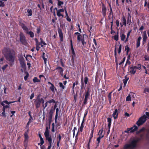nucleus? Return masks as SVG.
Here are the masks:
<instances>
[{"mask_svg": "<svg viewBox=\"0 0 149 149\" xmlns=\"http://www.w3.org/2000/svg\"><path fill=\"white\" fill-rule=\"evenodd\" d=\"M24 136L25 137L24 143H27L28 142L29 139V136L27 133L25 132L24 134Z\"/></svg>", "mask_w": 149, "mask_h": 149, "instance_id": "obj_13", "label": "nucleus"}, {"mask_svg": "<svg viewBox=\"0 0 149 149\" xmlns=\"http://www.w3.org/2000/svg\"><path fill=\"white\" fill-rule=\"evenodd\" d=\"M107 121L108 122V126L109 128H110L111 125V119L110 118H107Z\"/></svg>", "mask_w": 149, "mask_h": 149, "instance_id": "obj_25", "label": "nucleus"}, {"mask_svg": "<svg viewBox=\"0 0 149 149\" xmlns=\"http://www.w3.org/2000/svg\"><path fill=\"white\" fill-rule=\"evenodd\" d=\"M20 40L21 42L24 45H26L27 42L26 40V38L23 34L21 33L20 34Z\"/></svg>", "mask_w": 149, "mask_h": 149, "instance_id": "obj_5", "label": "nucleus"}, {"mask_svg": "<svg viewBox=\"0 0 149 149\" xmlns=\"http://www.w3.org/2000/svg\"><path fill=\"white\" fill-rule=\"evenodd\" d=\"M44 135L46 137V139L48 141L49 144V145L48 146L47 149H50L52 144V138L51 136L49 135V130L47 129L46 130L44 133Z\"/></svg>", "mask_w": 149, "mask_h": 149, "instance_id": "obj_4", "label": "nucleus"}, {"mask_svg": "<svg viewBox=\"0 0 149 149\" xmlns=\"http://www.w3.org/2000/svg\"><path fill=\"white\" fill-rule=\"evenodd\" d=\"M64 10H65V15H66V17L68 16V13H67V11L66 9V8H64Z\"/></svg>", "mask_w": 149, "mask_h": 149, "instance_id": "obj_62", "label": "nucleus"}, {"mask_svg": "<svg viewBox=\"0 0 149 149\" xmlns=\"http://www.w3.org/2000/svg\"><path fill=\"white\" fill-rule=\"evenodd\" d=\"M3 53L6 59L9 61L10 65L12 66L15 60L13 50L9 48H5L3 50Z\"/></svg>", "mask_w": 149, "mask_h": 149, "instance_id": "obj_1", "label": "nucleus"}, {"mask_svg": "<svg viewBox=\"0 0 149 149\" xmlns=\"http://www.w3.org/2000/svg\"><path fill=\"white\" fill-rule=\"evenodd\" d=\"M82 36H81L80 34H79V35L77 36V40L79 41L80 40L81 41V40L82 39H83Z\"/></svg>", "mask_w": 149, "mask_h": 149, "instance_id": "obj_33", "label": "nucleus"}, {"mask_svg": "<svg viewBox=\"0 0 149 149\" xmlns=\"http://www.w3.org/2000/svg\"><path fill=\"white\" fill-rule=\"evenodd\" d=\"M119 21L118 20H116V24L117 26L118 27L119 26Z\"/></svg>", "mask_w": 149, "mask_h": 149, "instance_id": "obj_63", "label": "nucleus"}, {"mask_svg": "<svg viewBox=\"0 0 149 149\" xmlns=\"http://www.w3.org/2000/svg\"><path fill=\"white\" fill-rule=\"evenodd\" d=\"M40 103H41L42 104H44L45 100L44 99L42 98H40Z\"/></svg>", "mask_w": 149, "mask_h": 149, "instance_id": "obj_49", "label": "nucleus"}, {"mask_svg": "<svg viewBox=\"0 0 149 149\" xmlns=\"http://www.w3.org/2000/svg\"><path fill=\"white\" fill-rule=\"evenodd\" d=\"M145 60H148L149 61V56H145Z\"/></svg>", "mask_w": 149, "mask_h": 149, "instance_id": "obj_58", "label": "nucleus"}, {"mask_svg": "<svg viewBox=\"0 0 149 149\" xmlns=\"http://www.w3.org/2000/svg\"><path fill=\"white\" fill-rule=\"evenodd\" d=\"M48 83L51 85V86L49 87L50 89L53 93H54V89L55 88L56 90V89L55 88L54 85L53 84L50 82H49Z\"/></svg>", "mask_w": 149, "mask_h": 149, "instance_id": "obj_16", "label": "nucleus"}, {"mask_svg": "<svg viewBox=\"0 0 149 149\" xmlns=\"http://www.w3.org/2000/svg\"><path fill=\"white\" fill-rule=\"evenodd\" d=\"M93 43L95 45V46H94V45L93 44V49H94L93 50L95 51V50L96 48H97V45L96 41L95 38H94L93 40Z\"/></svg>", "mask_w": 149, "mask_h": 149, "instance_id": "obj_14", "label": "nucleus"}, {"mask_svg": "<svg viewBox=\"0 0 149 149\" xmlns=\"http://www.w3.org/2000/svg\"><path fill=\"white\" fill-rule=\"evenodd\" d=\"M145 130V129L144 128H142L140 130L139 132V133H141L143 132Z\"/></svg>", "mask_w": 149, "mask_h": 149, "instance_id": "obj_55", "label": "nucleus"}, {"mask_svg": "<svg viewBox=\"0 0 149 149\" xmlns=\"http://www.w3.org/2000/svg\"><path fill=\"white\" fill-rule=\"evenodd\" d=\"M114 39L116 40L117 41L118 40V34L117 35H115L114 36Z\"/></svg>", "mask_w": 149, "mask_h": 149, "instance_id": "obj_45", "label": "nucleus"}, {"mask_svg": "<svg viewBox=\"0 0 149 149\" xmlns=\"http://www.w3.org/2000/svg\"><path fill=\"white\" fill-rule=\"evenodd\" d=\"M26 33L29 34L31 38H33L34 36V33L32 31H28Z\"/></svg>", "mask_w": 149, "mask_h": 149, "instance_id": "obj_30", "label": "nucleus"}, {"mask_svg": "<svg viewBox=\"0 0 149 149\" xmlns=\"http://www.w3.org/2000/svg\"><path fill=\"white\" fill-rule=\"evenodd\" d=\"M56 69L57 70L58 72H60V74H61L62 75H63V70L62 68L61 67H58Z\"/></svg>", "mask_w": 149, "mask_h": 149, "instance_id": "obj_21", "label": "nucleus"}, {"mask_svg": "<svg viewBox=\"0 0 149 149\" xmlns=\"http://www.w3.org/2000/svg\"><path fill=\"white\" fill-rule=\"evenodd\" d=\"M40 143L41 144V145H42L44 143V142L43 139L42 138V139H40Z\"/></svg>", "mask_w": 149, "mask_h": 149, "instance_id": "obj_56", "label": "nucleus"}, {"mask_svg": "<svg viewBox=\"0 0 149 149\" xmlns=\"http://www.w3.org/2000/svg\"><path fill=\"white\" fill-rule=\"evenodd\" d=\"M34 97V93H32L31 94V95L30 97V99L31 100Z\"/></svg>", "mask_w": 149, "mask_h": 149, "instance_id": "obj_59", "label": "nucleus"}, {"mask_svg": "<svg viewBox=\"0 0 149 149\" xmlns=\"http://www.w3.org/2000/svg\"><path fill=\"white\" fill-rule=\"evenodd\" d=\"M8 66V65L7 64H6L4 65L2 68V69L4 70Z\"/></svg>", "mask_w": 149, "mask_h": 149, "instance_id": "obj_52", "label": "nucleus"}, {"mask_svg": "<svg viewBox=\"0 0 149 149\" xmlns=\"http://www.w3.org/2000/svg\"><path fill=\"white\" fill-rule=\"evenodd\" d=\"M112 26V24L111 25V34H112L113 33H114L115 32V31L113 30Z\"/></svg>", "mask_w": 149, "mask_h": 149, "instance_id": "obj_54", "label": "nucleus"}, {"mask_svg": "<svg viewBox=\"0 0 149 149\" xmlns=\"http://www.w3.org/2000/svg\"><path fill=\"white\" fill-rule=\"evenodd\" d=\"M71 53L72 54V58L73 59L74 57V56L75 55L74 51V50L73 47H71Z\"/></svg>", "mask_w": 149, "mask_h": 149, "instance_id": "obj_24", "label": "nucleus"}, {"mask_svg": "<svg viewBox=\"0 0 149 149\" xmlns=\"http://www.w3.org/2000/svg\"><path fill=\"white\" fill-rule=\"evenodd\" d=\"M121 50V45H119V49H118V52L119 53H120Z\"/></svg>", "mask_w": 149, "mask_h": 149, "instance_id": "obj_50", "label": "nucleus"}, {"mask_svg": "<svg viewBox=\"0 0 149 149\" xmlns=\"http://www.w3.org/2000/svg\"><path fill=\"white\" fill-rule=\"evenodd\" d=\"M87 99L88 98H85V99H84V104H86L87 103Z\"/></svg>", "mask_w": 149, "mask_h": 149, "instance_id": "obj_61", "label": "nucleus"}, {"mask_svg": "<svg viewBox=\"0 0 149 149\" xmlns=\"http://www.w3.org/2000/svg\"><path fill=\"white\" fill-rule=\"evenodd\" d=\"M61 12H59L57 11V15L58 17H63L64 16L63 15L61 14Z\"/></svg>", "mask_w": 149, "mask_h": 149, "instance_id": "obj_38", "label": "nucleus"}, {"mask_svg": "<svg viewBox=\"0 0 149 149\" xmlns=\"http://www.w3.org/2000/svg\"><path fill=\"white\" fill-rule=\"evenodd\" d=\"M40 40H41L40 43L41 44H43V45H46V44L43 41L42 39V38H40Z\"/></svg>", "mask_w": 149, "mask_h": 149, "instance_id": "obj_53", "label": "nucleus"}, {"mask_svg": "<svg viewBox=\"0 0 149 149\" xmlns=\"http://www.w3.org/2000/svg\"><path fill=\"white\" fill-rule=\"evenodd\" d=\"M84 127V125L82 123H81V125L79 129L80 130L81 132H82L83 129V127Z\"/></svg>", "mask_w": 149, "mask_h": 149, "instance_id": "obj_42", "label": "nucleus"}, {"mask_svg": "<svg viewBox=\"0 0 149 149\" xmlns=\"http://www.w3.org/2000/svg\"><path fill=\"white\" fill-rule=\"evenodd\" d=\"M122 21H123V24L122 25L120 23V24L121 25V27H122L123 25H124L125 26L126 25V19L125 17L124 16H123L122 17Z\"/></svg>", "mask_w": 149, "mask_h": 149, "instance_id": "obj_18", "label": "nucleus"}, {"mask_svg": "<svg viewBox=\"0 0 149 149\" xmlns=\"http://www.w3.org/2000/svg\"><path fill=\"white\" fill-rule=\"evenodd\" d=\"M21 64L23 66H25V65L24 62V61H22L21 62Z\"/></svg>", "mask_w": 149, "mask_h": 149, "instance_id": "obj_60", "label": "nucleus"}, {"mask_svg": "<svg viewBox=\"0 0 149 149\" xmlns=\"http://www.w3.org/2000/svg\"><path fill=\"white\" fill-rule=\"evenodd\" d=\"M27 13H28V14L27 15L28 16H31L32 15V11L31 9H28L27 10Z\"/></svg>", "mask_w": 149, "mask_h": 149, "instance_id": "obj_27", "label": "nucleus"}, {"mask_svg": "<svg viewBox=\"0 0 149 149\" xmlns=\"http://www.w3.org/2000/svg\"><path fill=\"white\" fill-rule=\"evenodd\" d=\"M138 140L136 139H133L129 144H126L124 146L125 149H133L136 148L137 146V144Z\"/></svg>", "mask_w": 149, "mask_h": 149, "instance_id": "obj_3", "label": "nucleus"}, {"mask_svg": "<svg viewBox=\"0 0 149 149\" xmlns=\"http://www.w3.org/2000/svg\"><path fill=\"white\" fill-rule=\"evenodd\" d=\"M136 66H133L131 67L129 69L130 72L132 74H134L136 72Z\"/></svg>", "mask_w": 149, "mask_h": 149, "instance_id": "obj_9", "label": "nucleus"}, {"mask_svg": "<svg viewBox=\"0 0 149 149\" xmlns=\"http://www.w3.org/2000/svg\"><path fill=\"white\" fill-rule=\"evenodd\" d=\"M135 94L134 93H130L127 97L126 98V101H130L131 100V96L133 98H134Z\"/></svg>", "mask_w": 149, "mask_h": 149, "instance_id": "obj_7", "label": "nucleus"}, {"mask_svg": "<svg viewBox=\"0 0 149 149\" xmlns=\"http://www.w3.org/2000/svg\"><path fill=\"white\" fill-rule=\"evenodd\" d=\"M118 115V112L117 109H116L113 113L112 116L114 119H116L117 118Z\"/></svg>", "mask_w": 149, "mask_h": 149, "instance_id": "obj_12", "label": "nucleus"}, {"mask_svg": "<svg viewBox=\"0 0 149 149\" xmlns=\"http://www.w3.org/2000/svg\"><path fill=\"white\" fill-rule=\"evenodd\" d=\"M35 103L37 108L40 107V98L39 97H37V99L35 101Z\"/></svg>", "mask_w": 149, "mask_h": 149, "instance_id": "obj_8", "label": "nucleus"}, {"mask_svg": "<svg viewBox=\"0 0 149 149\" xmlns=\"http://www.w3.org/2000/svg\"><path fill=\"white\" fill-rule=\"evenodd\" d=\"M106 8L105 7H103L102 8V13H103V15L104 16H105L106 15Z\"/></svg>", "mask_w": 149, "mask_h": 149, "instance_id": "obj_28", "label": "nucleus"}, {"mask_svg": "<svg viewBox=\"0 0 149 149\" xmlns=\"http://www.w3.org/2000/svg\"><path fill=\"white\" fill-rule=\"evenodd\" d=\"M146 92L149 93V88H146L145 89L144 93H146Z\"/></svg>", "mask_w": 149, "mask_h": 149, "instance_id": "obj_46", "label": "nucleus"}, {"mask_svg": "<svg viewBox=\"0 0 149 149\" xmlns=\"http://www.w3.org/2000/svg\"><path fill=\"white\" fill-rule=\"evenodd\" d=\"M88 79L87 77H86L84 78V81L85 84H87L88 82Z\"/></svg>", "mask_w": 149, "mask_h": 149, "instance_id": "obj_34", "label": "nucleus"}, {"mask_svg": "<svg viewBox=\"0 0 149 149\" xmlns=\"http://www.w3.org/2000/svg\"><path fill=\"white\" fill-rule=\"evenodd\" d=\"M142 36H143V39L146 40H147V39L148 38V37L147 36L146 31H144L143 32V34L142 35Z\"/></svg>", "mask_w": 149, "mask_h": 149, "instance_id": "obj_20", "label": "nucleus"}, {"mask_svg": "<svg viewBox=\"0 0 149 149\" xmlns=\"http://www.w3.org/2000/svg\"><path fill=\"white\" fill-rule=\"evenodd\" d=\"M81 89H83L84 87V79L83 77H81Z\"/></svg>", "mask_w": 149, "mask_h": 149, "instance_id": "obj_26", "label": "nucleus"}, {"mask_svg": "<svg viewBox=\"0 0 149 149\" xmlns=\"http://www.w3.org/2000/svg\"><path fill=\"white\" fill-rule=\"evenodd\" d=\"M48 103L47 101L45 103L42 104V106L44 110L45 108L47 106Z\"/></svg>", "mask_w": 149, "mask_h": 149, "instance_id": "obj_37", "label": "nucleus"}, {"mask_svg": "<svg viewBox=\"0 0 149 149\" xmlns=\"http://www.w3.org/2000/svg\"><path fill=\"white\" fill-rule=\"evenodd\" d=\"M60 40L61 42H62L63 40V36L62 32L60 29H58V30Z\"/></svg>", "mask_w": 149, "mask_h": 149, "instance_id": "obj_10", "label": "nucleus"}, {"mask_svg": "<svg viewBox=\"0 0 149 149\" xmlns=\"http://www.w3.org/2000/svg\"><path fill=\"white\" fill-rule=\"evenodd\" d=\"M131 16L130 15V14L129 13H128V16L127 17V24L131 22Z\"/></svg>", "mask_w": 149, "mask_h": 149, "instance_id": "obj_19", "label": "nucleus"}, {"mask_svg": "<svg viewBox=\"0 0 149 149\" xmlns=\"http://www.w3.org/2000/svg\"><path fill=\"white\" fill-rule=\"evenodd\" d=\"M45 54L44 53H43V54H42V57H43V58L44 60V62H45V64H46V62H47V58H45Z\"/></svg>", "mask_w": 149, "mask_h": 149, "instance_id": "obj_32", "label": "nucleus"}, {"mask_svg": "<svg viewBox=\"0 0 149 149\" xmlns=\"http://www.w3.org/2000/svg\"><path fill=\"white\" fill-rule=\"evenodd\" d=\"M137 129V127L136 126H134L133 127L130 128H127V130L125 131V133H129V132H133Z\"/></svg>", "mask_w": 149, "mask_h": 149, "instance_id": "obj_6", "label": "nucleus"}, {"mask_svg": "<svg viewBox=\"0 0 149 149\" xmlns=\"http://www.w3.org/2000/svg\"><path fill=\"white\" fill-rule=\"evenodd\" d=\"M12 102H8L7 101H5L1 103V104L3 107L4 106V103H6L7 104H10Z\"/></svg>", "mask_w": 149, "mask_h": 149, "instance_id": "obj_29", "label": "nucleus"}, {"mask_svg": "<svg viewBox=\"0 0 149 149\" xmlns=\"http://www.w3.org/2000/svg\"><path fill=\"white\" fill-rule=\"evenodd\" d=\"M102 138V136H101V137H99L97 139V144H98L100 143V139Z\"/></svg>", "mask_w": 149, "mask_h": 149, "instance_id": "obj_43", "label": "nucleus"}, {"mask_svg": "<svg viewBox=\"0 0 149 149\" xmlns=\"http://www.w3.org/2000/svg\"><path fill=\"white\" fill-rule=\"evenodd\" d=\"M111 93H109V94L108 95V99H109V100L110 102L111 101Z\"/></svg>", "mask_w": 149, "mask_h": 149, "instance_id": "obj_47", "label": "nucleus"}, {"mask_svg": "<svg viewBox=\"0 0 149 149\" xmlns=\"http://www.w3.org/2000/svg\"><path fill=\"white\" fill-rule=\"evenodd\" d=\"M81 42L82 43L83 45L86 44V42L84 41V38L81 39Z\"/></svg>", "mask_w": 149, "mask_h": 149, "instance_id": "obj_51", "label": "nucleus"}, {"mask_svg": "<svg viewBox=\"0 0 149 149\" xmlns=\"http://www.w3.org/2000/svg\"><path fill=\"white\" fill-rule=\"evenodd\" d=\"M130 31L128 32V33H127V38H126V40L125 41V42H127L128 41V38H129V36L130 35Z\"/></svg>", "mask_w": 149, "mask_h": 149, "instance_id": "obj_48", "label": "nucleus"}, {"mask_svg": "<svg viewBox=\"0 0 149 149\" xmlns=\"http://www.w3.org/2000/svg\"><path fill=\"white\" fill-rule=\"evenodd\" d=\"M59 85L60 88H61L63 89L65 88V86L63 85V84L62 83L60 82L59 83Z\"/></svg>", "mask_w": 149, "mask_h": 149, "instance_id": "obj_39", "label": "nucleus"}, {"mask_svg": "<svg viewBox=\"0 0 149 149\" xmlns=\"http://www.w3.org/2000/svg\"><path fill=\"white\" fill-rule=\"evenodd\" d=\"M58 5L59 6H60L61 5L63 4V1H59V0H58Z\"/></svg>", "mask_w": 149, "mask_h": 149, "instance_id": "obj_44", "label": "nucleus"}, {"mask_svg": "<svg viewBox=\"0 0 149 149\" xmlns=\"http://www.w3.org/2000/svg\"><path fill=\"white\" fill-rule=\"evenodd\" d=\"M146 115H144L140 117L136 124L138 126H140L144 123L146 120L149 118V112H146Z\"/></svg>", "mask_w": 149, "mask_h": 149, "instance_id": "obj_2", "label": "nucleus"}, {"mask_svg": "<svg viewBox=\"0 0 149 149\" xmlns=\"http://www.w3.org/2000/svg\"><path fill=\"white\" fill-rule=\"evenodd\" d=\"M54 112V110L52 109H51L49 113V119H52V115Z\"/></svg>", "mask_w": 149, "mask_h": 149, "instance_id": "obj_15", "label": "nucleus"}, {"mask_svg": "<svg viewBox=\"0 0 149 149\" xmlns=\"http://www.w3.org/2000/svg\"><path fill=\"white\" fill-rule=\"evenodd\" d=\"M21 26L26 33H27L29 31L28 28L24 24H21Z\"/></svg>", "mask_w": 149, "mask_h": 149, "instance_id": "obj_11", "label": "nucleus"}, {"mask_svg": "<svg viewBox=\"0 0 149 149\" xmlns=\"http://www.w3.org/2000/svg\"><path fill=\"white\" fill-rule=\"evenodd\" d=\"M1 0H0V6L3 7L5 6V4Z\"/></svg>", "mask_w": 149, "mask_h": 149, "instance_id": "obj_41", "label": "nucleus"}, {"mask_svg": "<svg viewBox=\"0 0 149 149\" xmlns=\"http://www.w3.org/2000/svg\"><path fill=\"white\" fill-rule=\"evenodd\" d=\"M129 79V78H127L126 76L125 77V79H123V82L124 84V86H125L126 84L127 83Z\"/></svg>", "mask_w": 149, "mask_h": 149, "instance_id": "obj_22", "label": "nucleus"}, {"mask_svg": "<svg viewBox=\"0 0 149 149\" xmlns=\"http://www.w3.org/2000/svg\"><path fill=\"white\" fill-rule=\"evenodd\" d=\"M103 132V130L102 129L100 130L98 133V135L99 136V137H101V136H102V138H103L104 136V134H102Z\"/></svg>", "mask_w": 149, "mask_h": 149, "instance_id": "obj_23", "label": "nucleus"}, {"mask_svg": "<svg viewBox=\"0 0 149 149\" xmlns=\"http://www.w3.org/2000/svg\"><path fill=\"white\" fill-rule=\"evenodd\" d=\"M89 89H88L87 92L86 93L85 98H88L89 95Z\"/></svg>", "mask_w": 149, "mask_h": 149, "instance_id": "obj_35", "label": "nucleus"}, {"mask_svg": "<svg viewBox=\"0 0 149 149\" xmlns=\"http://www.w3.org/2000/svg\"><path fill=\"white\" fill-rule=\"evenodd\" d=\"M64 10H64L63 9H61L58 10H57V11L59 12H63L64 11Z\"/></svg>", "mask_w": 149, "mask_h": 149, "instance_id": "obj_64", "label": "nucleus"}, {"mask_svg": "<svg viewBox=\"0 0 149 149\" xmlns=\"http://www.w3.org/2000/svg\"><path fill=\"white\" fill-rule=\"evenodd\" d=\"M121 39L122 41H124L125 38V36L124 34H121L120 35Z\"/></svg>", "mask_w": 149, "mask_h": 149, "instance_id": "obj_31", "label": "nucleus"}, {"mask_svg": "<svg viewBox=\"0 0 149 149\" xmlns=\"http://www.w3.org/2000/svg\"><path fill=\"white\" fill-rule=\"evenodd\" d=\"M141 39V36H139L137 39L136 42V48H138L139 47L140 45V42Z\"/></svg>", "mask_w": 149, "mask_h": 149, "instance_id": "obj_17", "label": "nucleus"}, {"mask_svg": "<svg viewBox=\"0 0 149 149\" xmlns=\"http://www.w3.org/2000/svg\"><path fill=\"white\" fill-rule=\"evenodd\" d=\"M141 68V66L140 65H138V66L136 67V69H137L138 70H140Z\"/></svg>", "mask_w": 149, "mask_h": 149, "instance_id": "obj_57", "label": "nucleus"}, {"mask_svg": "<svg viewBox=\"0 0 149 149\" xmlns=\"http://www.w3.org/2000/svg\"><path fill=\"white\" fill-rule=\"evenodd\" d=\"M33 81L34 82H38L40 81V80L38 79L37 77H34L33 79Z\"/></svg>", "mask_w": 149, "mask_h": 149, "instance_id": "obj_36", "label": "nucleus"}, {"mask_svg": "<svg viewBox=\"0 0 149 149\" xmlns=\"http://www.w3.org/2000/svg\"><path fill=\"white\" fill-rule=\"evenodd\" d=\"M47 102L48 103H49V104H50L51 103H55V100L53 99L50 100L49 101H48Z\"/></svg>", "mask_w": 149, "mask_h": 149, "instance_id": "obj_40", "label": "nucleus"}]
</instances>
